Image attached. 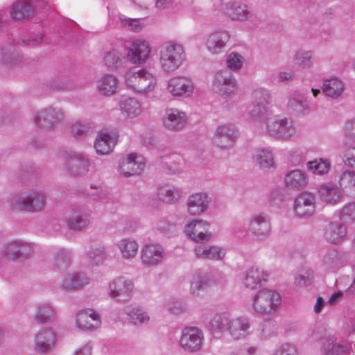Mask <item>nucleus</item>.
<instances>
[{
    "mask_svg": "<svg viewBox=\"0 0 355 355\" xmlns=\"http://www.w3.org/2000/svg\"><path fill=\"white\" fill-rule=\"evenodd\" d=\"M157 80V76L146 69H129L123 76V83L128 89L145 96L155 91Z\"/></svg>",
    "mask_w": 355,
    "mask_h": 355,
    "instance_id": "obj_1",
    "label": "nucleus"
},
{
    "mask_svg": "<svg viewBox=\"0 0 355 355\" xmlns=\"http://www.w3.org/2000/svg\"><path fill=\"white\" fill-rule=\"evenodd\" d=\"M263 133L273 139L288 141L297 132L295 123L291 118L273 116L266 119L262 124Z\"/></svg>",
    "mask_w": 355,
    "mask_h": 355,
    "instance_id": "obj_2",
    "label": "nucleus"
},
{
    "mask_svg": "<svg viewBox=\"0 0 355 355\" xmlns=\"http://www.w3.org/2000/svg\"><path fill=\"white\" fill-rule=\"evenodd\" d=\"M186 59L183 46L178 43L169 42L163 44L159 51V63L164 73H173L178 70Z\"/></svg>",
    "mask_w": 355,
    "mask_h": 355,
    "instance_id": "obj_3",
    "label": "nucleus"
},
{
    "mask_svg": "<svg viewBox=\"0 0 355 355\" xmlns=\"http://www.w3.org/2000/svg\"><path fill=\"white\" fill-rule=\"evenodd\" d=\"M279 294L271 289L259 291L251 300L252 307L257 313L261 315H273L281 304Z\"/></svg>",
    "mask_w": 355,
    "mask_h": 355,
    "instance_id": "obj_4",
    "label": "nucleus"
},
{
    "mask_svg": "<svg viewBox=\"0 0 355 355\" xmlns=\"http://www.w3.org/2000/svg\"><path fill=\"white\" fill-rule=\"evenodd\" d=\"M252 105L248 108L247 119L252 121H261L268 114V105L270 102L269 92L258 88L252 92Z\"/></svg>",
    "mask_w": 355,
    "mask_h": 355,
    "instance_id": "obj_5",
    "label": "nucleus"
},
{
    "mask_svg": "<svg viewBox=\"0 0 355 355\" xmlns=\"http://www.w3.org/2000/svg\"><path fill=\"white\" fill-rule=\"evenodd\" d=\"M46 197L41 191H33L28 194H17L13 196L9 205L11 209L28 211H39L44 208Z\"/></svg>",
    "mask_w": 355,
    "mask_h": 355,
    "instance_id": "obj_6",
    "label": "nucleus"
},
{
    "mask_svg": "<svg viewBox=\"0 0 355 355\" xmlns=\"http://www.w3.org/2000/svg\"><path fill=\"white\" fill-rule=\"evenodd\" d=\"M196 90L193 80L187 76L176 75L166 82V92L174 98H188Z\"/></svg>",
    "mask_w": 355,
    "mask_h": 355,
    "instance_id": "obj_7",
    "label": "nucleus"
},
{
    "mask_svg": "<svg viewBox=\"0 0 355 355\" xmlns=\"http://www.w3.org/2000/svg\"><path fill=\"white\" fill-rule=\"evenodd\" d=\"M204 340V333L201 329L197 327L188 326L181 330L178 344L183 351L188 353H195L202 349Z\"/></svg>",
    "mask_w": 355,
    "mask_h": 355,
    "instance_id": "obj_8",
    "label": "nucleus"
},
{
    "mask_svg": "<svg viewBox=\"0 0 355 355\" xmlns=\"http://www.w3.org/2000/svg\"><path fill=\"white\" fill-rule=\"evenodd\" d=\"M134 293V284L132 280L123 276H119L112 279L107 287V295L119 303L129 302Z\"/></svg>",
    "mask_w": 355,
    "mask_h": 355,
    "instance_id": "obj_9",
    "label": "nucleus"
},
{
    "mask_svg": "<svg viewBox=\"0 0 355 355\" xmlns=\"http://www.w3.org/2000/svg\"><path fill=\"white\" fill-rule=\"evenodd\" d=\"M185 235L196 243L208 242L212 237L210 223L202 219H193L184 226Z\"/></svg>",
    "mask_w": 355,
    "mask_h": 355,
    "instance_id": "obj_10",
    "label": "nucleus"
},
{
    "mask_svg": "<svg viewBox=\"0 0 355 355\" xmlns=\"http://www.w3.org/2000/svg\"><path fill=\"white\" fill-rule=\"evenodd\" d=\"M126 60L132 64L139 66L145 64L150 57L151 49L144 40H136L125 48Z\"/></svg>",
    "mask_w": 355,
    "mask_h": 355,
    "instance_id": "obj_11",
    "label": "nucleus"
},
{
    "mask_svg": "<svg viewBox=\"0 0 355 355\" xmlns=\"http://www.w3.org/2000/svg\"><path fill=\"white\" fill-rule=\"evenodd\" d=\"M247 230L259 240L267 239L271 232L270 217L264 212L255 213L249 220Z\"/></svg>",
    "mask_w": 355,
    "mask_h": 355,
    "instance_id": "obj_12",
    "label": "nucleus"
},
{
    "mask_svg": "<svg viewBox=\"0 0 355 355\" xmlns=\"http://www.w3.org/2000/svg\"><path fill=\"white\" fill-rule=\"evenodd\" d=\"M146 159L140 154L131 153L121 160L119 166L120 174L124 177L140 175L145 169Z\"/></svg>",
    "mask_w": 355,
    "mask_h": 355,
    "instance_id": "obj_13",
    "label": "nucleus"
},
{
    "mask_svg": "<svg viewBox=\"0 0 355 355\" xmlns=\"http://www.w3.org/2000/svg\"><path fill=\"white\" fill-rule=\"evenodd\" d=\"M238 137V130L232 123L219 125L213 136V142L222 149H227L234 146Z\"/></svg>",
    "mask_w": 355,
    "mask_h": 355,
    "instance_id": "obj_14",
    "label": "nucleus"
},
{
    "mask_svg": "<svg viewBox=\"0 0 355 355\" xmlns=\"http://www.w3.org/2000/svg\"><path fill=\"white\" fill-rule=\"evenodd\" d=\"M212 89L220 96H230L237 89L236 81L230 71H219L214 76Z\"/></svg>",
    "mask_w": 355,
    "mask_h": 355,
    "instance_id": "obj_15",
    "label": "nucleus"
},
{
    "mask_svg": "<svg viewBox=\"0 0 355 355\" xmlns=\"http://www.w3.org/2000/svg\"><path fill=\"white\" fill-rule=\"evenodd\" d=\"M164 256L163 247L157 243H146L141 249V263L146 267H154L160 264Z\"/></svg>",
    "mask_w": 355,
    "mask_h": 355,
    "instance_id": "obj_16",
    "label": "nucleus"
},
{
    "mask_svg": "<svg viewBox=\"0 0 355 355\" xmlns=\"http://www.w3.org/2000/svg\"><path fill=\"white\" fill-rule=\"evenodd\" d=\"M162 123L164 127L168 130L180 131L187 123V114L177 108H167L162 117Z\"/></svg>",
    "mask_w": 355,
    "mask_h": 355,
    "instance_id": "obj_17",
    "label": "nucleus"
},
{
    "mask_svg": "<svg viewBox=\"0 0 355 355\" xmlns=\"http://www.w3.org/2000/svg\"><path fill=\"white\" fill-rule=\"evenodd\" d=\"M293 209L297 216L303 218L310 216L315 211V198L309 192L299 194L294 201Z\"/></svg>",
    "mask_w": 355,
    "mask_h": 355,
    "instance_id": "obj_18",
    "label": "nucleus"
},
{
    "mask_svg": "<svg viewBox=\"0 0 355 355\" xmlns=\"http://www.w3.org/2000/svg\"><path fill=\"white\" fill-rule=\"evenodd\" d=\"M58 340L57 333L51 328H44L35 337V349L40 353L51 351Z\"/></svg>",
    "mask_w": 355,
    "mask_h": 355,
    "instance_id": "obj_19",
    "label": "nucleus"
},
{
    "mask_svg": "<svg viewBox=\"0 0 355 355\" xmlns=\"http://www.w3.org/2000/svg\"><path fill=\"white\" fill-rule=\"evenodd\" d=\"M101 318L93 309L80 310L76 314V326L85 331L94 330L101 325Z\"/></svg>",
    "mask_w": 355,
    "mask_h": 355,
    "instance_id": "obj_20",
    "label": "nucleus"
},
{
    "mask_svg": "<svg viewBox=\"0 0 355 355\" xmlns=\"http://www.w3.org/2000/svg\"><path fill=\"white\" fill-rule=\"evenodd\" d=\"M225 16L232 21H245L251 19L252 15L247 5L241 1H232L223 8Z\"/></svg>",
    "mask_w": 355,
    "mask_h": 355,
    "instance_id": "obj_21",
    "label": "nucleus"
},
{
    "mask_svg": "<svg viewBox=\"0 0 355 355\" xmlns=\"http://www.w3.org/2000/svg\"><path fill=\"white\" fill-rule=\"evenodd\" d=\"M230 35L224 30H218L210 33L206 39L207 49L211 54H218L225 47Z\"/></svg>",
    "mask_w": 355,
    "mask_h": 355,
    "instance_id": "obj_22",
    "label": "nucleus"
},
{
    "mask_svg": "<svg viewBox=\"0 0 355 355\" xmlns=\"http://www.w3.org/2000/svg\"><path fill=\"white\" fill-rule=\"evenodd\" d=\"M347 227L341 222L334 221L326 225L324 232L325 240L333 244H339L347 238Z\"/></svg>",
    "mask_w": 355,
    "mask_h": 355,
    "instance_id": "obj_23",
    "label": "nucleus"
},
{
    "mask_svg": "<svg viewBox=\"0 0 355 355\" xmlns=\"http://www.w3.org/2000/svg\"><path fill=\"white\" fill-rule=\"evenodd\" d=\"M250 328V320L244 316L231 317L228 334L234 340L244 338L249 334Z\"/></svg>",
    "mask_w": 355,
    "mask_h": 355,
    "instance_id": "obj_24",
    "label": "nucleus"
},
{
    "mask_svg": "<svg viewBox=\"0 0 355 355\" xmlns=\"http://www.w3.org/2000/svg\"><path fill=\"white\" fill-rule=\"evenodd\" d=\"M209 205V198L205 193L191 195L187 201V211L192 216H198L205 212Z\"/></svg>",
    "mask_w": 355,
    "mask_h": 355,
    "instance_id": "obj_25",
    "label": "nucleus"
},
{
    "mask_svg": "<svg viewBox=\"0 0 355 355\" xmlns=\"http://www.w3.org/2000/svg\"><path fill=\"white\" fill-rule=\"evenodd\" d=\"M196 256L202 259L222 260L226 254L224 248L211 245H198L194 248Z\"/></svg>",
    "mask_w": 355,
    "mask_h": 355,
    "instance_id": "obj_26",
    "label": "nucleus"
},
{
    "mask_svg": "<svg viewBox=\"0 0 355 355\" xmlns=\"http://www.w3.org/2000/svg\"><path fill=\"white\" fill-rule=\"evenodd\" d=\"M268 279V274L261 268L252 266L245 273L243 283L246 288L254 290Z\"/></svg>",
    "mask_w": 355,
    "mask_h": 355,
    "instance_id": "obj_27",
    "label": "nucleus"
},
{
    "mask_svg": "<svg viewBox=\"0 0 355 355\" xmlns=\"http://www.w3.org/2000/svg\"><path fill=\"white\" fill-rule=\"evenodd\" d=\"M182 191L180 188L171 184H163L157 188V198L164 203L173 205L176 203L182 197Z\"/></svg>",
    "mask_w": 355,
    "mask_h": 355,
    "instance_id": "obj_28",
    "label": "nucleus"
},
{
    "mask_svg": "<svg viewBox=\"0 0 355 355\" xmlns=\"http://www.w3.org/2000/svg\"><path fill=\"white\" fill-rule=\"evenodd\" d=\"M62 117L61 111L49 108L37 112L34 116V121L40 128L49 129L53 128L55 120H59Z\"/></svg>",
    "mask_w": 355,
    "mask_h": 355,
    "instance_id": "obj_29",
    "label": "nucleus"
},
{
    "mask_svg": "<svg viewBox=\"0 0 355 355\" xmlns=\"http://www.w3.org/2000/svg\"><path fill=\"white\" fill-rule=\"evenodd\" d=\"M119 81L116 76L112 74H104L97 81V91L101 95L110 96L116 93Z\"/></svg>",
    "mask_w": 355,
    "mask_h": 355,
    "instance_id": "obj_30",
    "label": "nucleus"
},
{
    "mask_svg": "<svg viewBox=\"0 0 355 355\" xmlns=\"http://www.w3.org/2000/svg\"><path fill=\"white\" fill-rule=\"evenodd\" d=\"M116 246L119 250L121 257L125 260H132L137 255L139 244L133 238H122L117 241Z\"/></svg>",
    "mask_w": 355,
    "mask_h": 355,
    "instance_id": "obj_31",
    "label": "nucleus"
},
{
    "mask_svg": "<svg viewBox=\"0 0 355 355\" xmlns=\"http://www.w3.org/2000/svg\"><path fill=\"white\" fill-rule=\"evenodd\" d=\"M116 141V135L107 131H101L98 133L94 147L96 153L100 155H106L110 153Z\"/></svg>",
    "mask_w": 355,
    "mask_h": 355,
    "instance_id": "obj_32",
    "label": "nucleus"
},
{
    "mask_svg": "<svg viewBox=\"0 0 355 355\" xmlns=\"http://www.w3.org/2000/svg\"><path fill=\"white\" fill-rule=\"evenodd\" d=\"M122 114L127 118L134 119L143 112L141 103L135 98H123L119 103Z\"/></svg>",
    "mask_w": 355,
    "mask_h": 355,
    "instance_id": "obj_33",
    "label": "nucleus"
},
{
    "mask_svg": "<svg viewBox=\"0 0 355 355\" xmlns=\"http://www.w3.org/2000/svg\"><path fill=\"white\" fill-rule=\"evenodd\" d=\"M284 182L288 189H302L307 184L306 175L301 170H292L285 175Z\"/></svg>",
    "mask_w": 355,
    "mask_h": 355,
    "instance_id": "obj_34",
    "label": "nucleus"
},
{
    "mask_svg": "<svg viewBox=\"0 0 355 355\" xmlns=\"http://www.w3.org/2000/svg\"><path fill=\"white\" fill-rule=\"evenodd\" d=\"M68 227L72 230H81L87 227L90 221L89 215L80 211H71L66 217Z\"/></svg>",
    "mask_w": 355,
    "mask_h": 355,
    "instance_id": "obj_35",
    "label": "nucleus"
},
{
    "mask_svg": "<svg viewBox=\"0 0 355 355\" xmlns=\"http://www.w3.org/2000/svg\"><path fill=\"white\" fill-rule=\"evenodd\" d=\"M322 89L326 96L335 99L342 95L345 85L340 79L332 77L323 81Z\"/></svg>",
    "mask_w": 355,
    "mask_h": 355,
    "instance_id": "obj_36",
    "label": "nucleus"
},
{
    "mask_svg": "<svg viewBox=\"0 0 355 355\" xmlns=\"http://www.w3.org/2000/svg\"><path fill=\"white\" fill-rule=\"evenodd\" d=\"M89 279L84 274L80 272L69 273L63 277L61 288L63 290H71L88 284Z\"/></svg>",
    "mask_w": 355,
    "mask_h": 355,
    "instance_id": "obj_37",
    "label": "nucleus"
},
{
    "mask_svg": "<svg viewBox=\"0 0 355 355\" xmlns=\"http://www.w3.org/2000/svg\"><path fill=\"white\" fill-rule=\"evenodd\" d=\"M319 193L322 200L331 205L338 204L341 201L343 198L341 189L335 185H322L320 188Z\"/></svg>",
    "mask_w": 355,
    "mask_h": 355,
    "instance_id": "obj_38",
    "label": "nucleus"
},
{
    "mask_svg": "<svg viewBox=\"0 0 355 355\" xmlns=\"http://www.w3.org/2000/svg\"><path fill=\"white\" fill-rule=\"evenodd\" d=\"M31 0H18L10 8V17L15 21L28 17L33 14Z\"/></svg>",
    "mask_w": 355,
    "mask_h": 355,
    "instance_id": "obj_39",
    "label": "nucleus"
},
{
    "mask_svg": "<svg viewBox=\"0 0 355 355\" xmlns=\"http://www.w3.org/2000/svg\"><path fill=\"white\" fill-rule=\"evenodd\" d=\"M3 253L8 259H15L19 255H27L31 252V246L27 243L13 241L3 248Z\"/></svg>",
    "mask_w": 355,
    "mask_h": 355,
    "instance_id": "obj_40",
    "label": "nucleus"
},
{
    "mask_svg": "<svg viewBox=\"0 0 355 355\" xmlns=\"http://www.w3.org/2000/svg\"><path fill=\"white\" fill-rule=\"evenodd\" d=\"M125 312L130 322L135 324H146L150 320L148 313L137 306L131 304L125 306Z\"/></svg>",
    "mask_w": 355,
    "mask_h": 355,
    "instance_id": "obj_41",
    "label": "nucleus"
},
{
    "mask_svg": "<svg viewBox=\"0 0 355 355\" xmlns=\"http://www.w3.org/2000/svg\"><path fill=\"white\" fill-rule=\"evenodd\" d=\"M252 159L262 168H270L274 165V153L270 148L257 149Z\"/></svg>",
    "mask_w": 355,
    "mask_h": 355,
    "instance_id": "obj_42",
    "label": "nucleus"
},
{
    "mask_svg": "<svg viewBox=\"0 0 355 355\" xmlns=\"http://www.w3.org/2000/svg\"><path fill=\"white\" fill-rule=\"evenodd\" d=\"M56 311L50 303H40L37 306L35 320L40 323L51 321L55 315Z\"/></svg>",
    "mask_w": 355,
    "mask_h": 355,
    "instance_id": "obj_43",
    "label": "nucleus"
},
{
    "mask_svg": "<svg viewBox=\"0 0 355 355\" xmlns=\"http://www.w3.org/2000/svg\"><path fill=\"white\" fill-rule=\"evenodd\" d=\"M107 257L104 246L92 247L87 252V262L91 266H98L103 263Z\"/></svg>",
    "mask_w": 355,
    "mask_h": 355,
    "instance_id": "obj_44",
    "label": "nucleus"
},
{
    "mask_svg": "<svg viewBox=\"0 0 355 355\" xmlns=\"http://www.w3.org/2000/svg\"><path fill=\"white\" fill-rule=\"evenodd\" d=\"M231 316L225 313L216 314L209 321V327L213 333L227 331Z\"/></svg>",
    "mask_w": 355,
    "mask_h": 355,
    "instance_id": "obj_45",
    "label": "nucleus"
},
{
    "mask_svg": "<svg viewBox=\"0 0 355 355\" xmlns=\"http://www.w3.org/2000/svg\"><path fill=\"white\" fill-rule=\"evenodd\" d=\"M287 107L291 111L300 112L308 107V103L302 94L295 92L289 96Z\"/></svg>",
    "mask_w": 355,
    "mask_h": 355,
    "instance_id": "obj_46",
    "label": "nucleus"
},
{
    "mask_svg": "<svg viewBox=\"0 0 355 355\" xmlns=\"http://www.w3.org/2000/svg\"><path fill=\"white\" fill-rule=\"evenodd\" d=\"M313 53L311 51L300 50L294 55V64L297 67L304 69L311 67Z\"/></svg>",
    "mask_w": 355,
    "mask_h": 355,
    "instance_id": "obj_47",
    "label": "nucleus"
},
{
    "mask_svg": "<svg viewBox=\"0 0 355 355\" xmlns=\"http://www.w3.org/2000/svg\"><path fill=\"white\" fill-rule=\"evenodd\" d=\"M330 162L327 159H315L307 163L308 169L315 175H324L328 173L330 168Z\"/></svg>",
    "mask_w": 355,
    "mask_h": 355,
    "instance_id": "obj_48",
    "label": "nucleus"
},
{
    "mask_svg": "<svg viewBox=\"0 0 355 355\" xmlns=\"http://www.w3.org/2000/svg\"><path fill=\"white\" fill-rule=\"evenodd\" d=\"M339 185L342 189L355 190V171L346 169L339 177Z\"/></svg>",
    "mask_w": 355,
    "mask_h": 355,
    "instance_id": "obj_49",
    "label": "nucleus"
},
{
    "mask_svg": "<svg viewBox=\"0 0 355 355\" xmlns=\"http://www.w3.org/2000/svg\"><path fill=\"white\" fill-rule=\"evenodd\" d=\"M337 213L340 220L345 223L355 221V202L345 204Z\"/></svg>",
    "mask_w": 355,
    "mask_h": 355,
    "instance_id": "obj_50",
    "label": "nucleus"
},
{
    "mask_svg": "<svg viewBox=\"0 0 355 355\" xmlns=\"http://www.w3.org/2000/svg\"><path fill=\"white\" fill-rule=\"evenodd\" d=\"M103 64L110 69H116L121 64L119 52L115 49L108 51L103 58Z\"/></svg>",
    "mask_w": 355,
    "mask_h": 355,
    "instance_id": "obj_51",
    "label": "nucleus"
},
{
    "mask_svg": "<svg viewBox=\"0 0 355 355\" xmlns=\"http://www.w3.org/2000/svg\"><path fill=\"white\" fill-rule=\"evenodd\" d=\"M207 286L208 279L207 277L196 274L192 278L190 292L193 295H198L200 291L205 289Z\"/></svg>",
    "mask_w": 355,
    "mask_h": 355,
    "instance_id": "obj_52",
    "label": "nucleus"
},
{
    "mask_svg": "<svg viewBox=\"0 0 355 355\" xmlns=\"http://www.w3.org/2000/svg\"><path fill=\"white\" fill-rule=\"evenodd\" d=\"M119 19L121 25L128 30L138 32L143 28L141 19L138 18H128L123 15H119Z\"/></svg>",
    "mask_w": 355,
    "mask_h": 355,
    "instance_id": "obj_53",
    "label": "nucleus"
},
{
    "mask_svg": "<svg viewBox=\"0 0 355 355\" xmlns=\"http://www.w3.org/2000/svg\"><path fill=\"white\" fill-rule=\"evenodd\" d=\"M342 258L336 250H330L324 257L323 263L330 269H336L341 263Z\"/></svg>",
    "mask_w": 355,
    "mask_h": 355,
    "instance_id": "obj_54",
    "label": "nucleus"
},
{
    "mask_svg": "<svg viewBox=\"0 0 355 355\" xmlns=\"http://www.w3.org/2000/svg\"><path fill=\"white\" fill-rule=\"evenodd\" d=\"M313 272L311 270H302L295 277V284L298 287L306 286L311 284Z\"/></svg>",
    "mask_w": 355,
    "mask_h": 355,
    "instance_id": "obj_55",
    "label": "nucleus"
},
{
    "mask_svg": "<svg viewBox=\"0 0 355 355\" xmlns=\"http://www.w3.org/2000/svg\"><path fill=\"white\" fill-rule=\"evenodd\" d=\"M273 355H298V349L293 343H285L274 351Z\"/></svg>",
    "mask_w": 355,
    "mask_h": 355,
    "instance_id": "obj_56",
    "label": "nucleus"
},
{
    "mask_svg": "<svg viewBox=\"0 0 355 355\" xmlns=\"http://www.w3.org/2000/svg\"><path fill=\"white\" fill-rule=\"evenodd\" d=\"M243 62V57L236 52L230 53L227 59V65L232 70L239 69L242 67Z\"/></svg>",
    "mask_w": 355,
    "mask_h": 355,
    "instance_id": "obj_57",
    "label": "nucleus"
},
{
    "mask_svg": "<svg viewBox=\"0 0 355 355\" xmlns=\"http://www.w3.org/2000/svg\"><path fill=\"white\" fill-rule=\"evenodd\" d=\"M89 127L80 121L74 122L70 127L71 134L74 137H79L87 132Z\"/></svg>",
    "mask_w": 355,
    "mask_h": 355,
    "instance_id": "obj_58",
    "label": "nucleus"
},
{
    "mask_svg": "<svg viewBox=\"0 0 355 355\" xmlns=\"http://www.w3.org/2000/svg\"><path fill=\"white\" fill-rule=\"evenodd\" d=\"M166 309L173 314H179L185 310V305L179 300H171L166 304Z\"/></svg>",
    "mask_w": 355,
    "mask_h": 355,
    "instance_id": "obj_59",
    "label": "nucleus"
},
{
    "mask_svg": "<svg viewBox=\"0 0 355 355\" xmlns=\"http://www.w3.org/2000/svg\"><path fill=\"white\" fill-rule=\"evenodd\" d=\"M343 162L345 165L355 168V146L349 147L345 150Z\"/></svg>",
    "mask_w": 355,
    "mask_h": 355,
    "instance_id": "obj_60",
    "label": "nucleus"
},
{
    "mask_svg": "<svg viewBox=\"0 0 355 355\" xmlns=\"http://www.w3.org/2000/svg\"><path fill=\"white\" fill-rule=\"evenodd\" d=\"M70 164L73 166L77 165L78 162H80V165L84 167H87L89 164V159L85 157L83 155H76L73 154L69 156L67 159Z\"/></svg>",
    "mask_w": 355,
    "mask_h": 355,
    "instance_id": "obj_61",
    "label": "nucleus"
},
{
    "mask_svg": "<svg viewBox=\"0 0 355 355\" xmlns=\"http://www.w3.org/2000/svg\"><path fill=\"white\" fill-rule=\"evenodd\" d=\"M343 131L346 137L355 141V119L347 121L343 128Z\"/></svg>",
    "mask_w": 355,
    "mask_h": 355,
    "instance_id": "obj_62",
    "label": "nucleus"
},
{
    "mask_svg": "<svg viewBox=\"0 0 355 355\" xmlns=\"http://www.w3.org/2000/svg\"><path fill=\"white\" fill-rule=\"evenodd\" d=\"M171 227V225L166 220H159L156 223L155 228L162 234H166Z\"/></svg>",
    "mask_w": 355,
    "mask_h": 355,
    "instance_id": "obj_63",
    "label": "nucleus"
},
{
    "mask_svg": "<svg viewBox=\"0 0 355 355\" xmlns=\"http://www.w3.org/2000/svg\"><path fill=\"white\" fill-rule=\"evenodd\" d=\"M71 254L68 250L64 249H60L58 252L57 254V261L62 262L64 264H67V262L70 260Z\"/></svg>",
    "mask_w": 355,
    "mask_h": 355,
    "instance_id": "obj_64",
    "label": "nucleus"
}]
</instances>
